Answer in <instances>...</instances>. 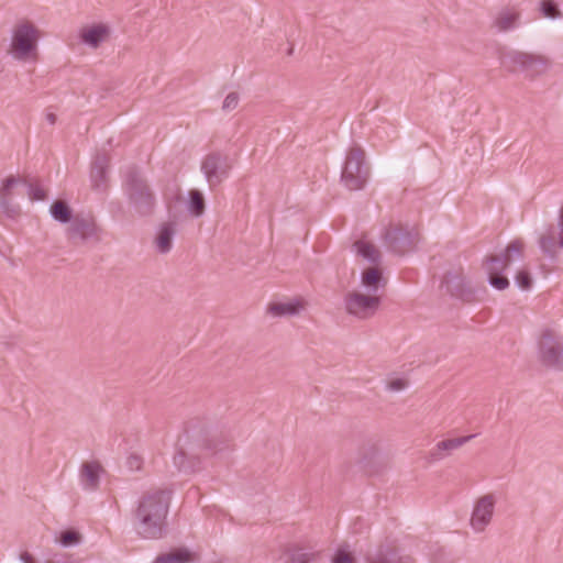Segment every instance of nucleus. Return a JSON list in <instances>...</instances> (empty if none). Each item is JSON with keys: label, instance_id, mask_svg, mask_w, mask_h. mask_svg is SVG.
<instances>
[{"label": "nucleus", "instance_id": "4", "mask_svg": "<svg viewBox=\"0 0 563 563\" xmlns=\"http://www.w3.org/2000/svg\"><path fill=\"white\" fill-rule=\"evenodd\" d=\"M371 177V167L366 161L365 151L360 145H353L346 151L340 180L350 191L365 188Z\"/></svg>", "mask_w": 563, "mask_h": 563}, {"label": "nucleus", "instance_id": "21", "mask_svg": "<svg viewBox=\"0 0 563 563\" xmlns=\"http://www.w3.org/2000/svg\"><path fill=\"white\" fill-rule=\"evenodd\" d=\"M361 284L367 294L377 295L379 288L385 287L386 282L379 268L371 267L362 273Z\"/></svg>", "mask_w": 563, "mask_h": 563}, {"label": "nucleus", "instance_id": "2", "mask_svg": "<svg viewBox=\"0 0 563 563\" xmlns=\"http://www.w3.org/2000/svg\"><path fill=\"white\" fill-rule=\"evenodd\" d=\"M170 492L152 489L145 493L135 510L136 531L144 539H158L163 536L168 514Z\"/></svg>", "mask_w": 563, "mask_h": 563}, {"label": "nucleus", "instance_id": "29", "mask_svg": "<svg viewBox=\"0 0 563 563\" xmlns=\"http://www.w3.org/2000/svg\"><path fill=\"white\" fill-rule=\"evenodd\" d=\"M188 195L190 211H203L205 199L202 194L198 190H190Z\"/></svg>", "mask_w": 563, "mask_h": 563}, {"label": "nucleus", "instance_id": "40", "mask_svg": "<svg viewBox=\"0 0 563 563\" xmlns=\"http://www.w3.org/2000/svg\"><path fill=\"white\" fill-rule=\"evenodd\" d=\"M20 561L22 563H36V560L34 559V556L29 553L27 551H24L20 554Z\"/></svg>", "mask_w": 563, "mask_h": 563}, {"label": "nucleus", "instance_id": "23", "mask_svg": "<svg viewBox=\"0 0 563 563\" xmlns=\"http://www.w3.org/2000/svg\"><path fill=\"white\" fill-rule=\"evenodd\" d=\"M354 247L360 256L371 264H378L380 262V252L372 243L365 240H358L354 243Z\"/></svg>", "mask_w": 563, "mask_h": 563}, {"label": "nucleus", "instance_id": "25", "mask_svg": "<svg viewBox=\"0 0 563 563\" xmlns=\"http://www.w3.org/2000/svg\"><path fill=\"white\" fill-rule=\"evenodd\" d=\"M23 184L27 187V197L31 201H43L47 199V189L38 179H24Z\"/></svg>", "mask_w": 563, "mask_h": 563}, {"label": "nucleus", "instance_id": "15", "mask_svg": "<svg viewBox=\"0 0 563 563\" xmlns=\"http://www.w3.org/2000/svg\"><path fill=\"white\" fill-rule=\"evenodd\" d=\"M508 59L514 70L520 69L527 71L530 76L540 75L549 67V60L542 55L514 52L508 55Z\"/></svg>", "mask_w": 563, "mask_h": 563}, {"label": "nucleus", "instance_id": "5", "mask_svg": "<svg viewBox=\"0 0 563 563\" xmlns=\"http://www.w3.org/2000/svg\"><path fill=\"white\" fill-rule=\"evenodd\" d=\"M62 224H66V235L70 241H99V228L92 213H51Z\"/></svg>", "mask_w": 563, "mask_h": 563}, {"label": "nucleus", "instance_id": "42", "mask_svg": "<svg viewBox=\"0 0 563 563\" xmlns=\"http://www.w3.org/2000/svg\"><path fill=\"white\" fill-rule=\"evenodd\" d=\"M560 211H563V205H562V208H561V210H560Z\"/></svg>", "mask_w": 563, "mask_h": 563}, {"label": "nucleus", "instance_id": "1", "mask_svg": "<svg viewBox=\"0 0 563 563\" xmlns=\"http://www.w3.org/2000/svg\"><path fill=\"white\" fill-rule=\"evenodd\" d=\"M228 445V440L219 441L202 421H189L178 438L174 466L183 473H195L200 470L203 457L217 454Z\"/></svg>", "mask_w": 563, "mask_h": 563}, {"label": "nucleus", "instance_id": "38", "mask_svg": "<svg viewBox=\"0 0 563 563\" xmlns=\"http://www.w3.org/2000/svg\"><path fill=\"white\" fill-rule=\"evenodd\" d=\"M446 456L443 450L439 448V443L435 444L433 449L429 452V459L431 462H438L443 460Z\"/></svg>", "mask_w": 563, "mask_h": 563}, {"label": "nucleus", "instance_id": "11", "mask_svg": "<svg viewBox=\"0 0 563 563\" xmlns=\"http://www.w3.org/2000/svg\"><path fill=\"white\" fill-rule=\"evenodd\" d=\"M185 219L180 213H173L167 221L158 224L153 244L158 254H167L173 249V240Z\"/></svg>", "mask_w": 563, "mask_h": 563}, {"label": "nucleus", "instance_id": "7", "mask_svg": "<svg viewBox=\"0 0 563 563\" xmlns=\"http://www.w3.org/2000/svg\"><path fill=\"white\" fill-rule=\"evenodd\" d=\"M387 247L399 255L410 251L419 241V233L415 227L402 223H390L383 233Z\"/></svg>", "mask_w": 563, "mask_h": 563}, {"label": "nucleus", "instance_id": "26", "mask_svg": "<svg viewBox=\"0 0 563 563\" xmlns=\"http://www.w3.org/2000/svg\"><path fill=\"white\" fill-rule=\"evenodd\" d=\"M189 560L190 553L186 549H179L158 555L154 563H187Z\"/></svg>", "mask_w": 563, "mask_h": 563}, {"label": "nucleus", "instance_id": "24", "mask_svg": "<svg viewBox=\"0 0 563 563\" xmlns=\"http://www.w3.org/2000/svg\"><path fill=\"white\" fill-rule=\"evenodd\" d=\"M301 308L299 301L275 302L268 307V312L274 317L295 316L299 313Z\"/></svg>", "mask_w": 563, "mask_h": 563}, {"label": "nucleus", "instance_id": "34", "mask_svg": "<svg viewBox=\"0 0 563 563\" xmlns=\"http://www.w3.org/2000/svg\"><path fill=\"white\" fill-rule=\"evenodd\" d=\"M332 563H356V560L346 549L340 548L336 550Z\"/></svg>", "mask_w": 563, "mask_h": 563}, {"label": "nucleus", "instance_id": "27", "mask_svg": "<svg viewBox=\"0 0 563 563\" xmlns=\"http://www.w3.org/2000/svg\"><path fill=\"white\" fill-rule=\"evenodd\" d=\"M519 14L511 10L500 12L496 19V25L500 31H507L516 25Z\"/></svg>", "mask_w": 563, "mask_h": 563}, {"label": "nucleus", "instance_id": "9", "mask_svg": "<svg viewBox=\"0 0 563 563\" xmlns=\"http://www.w3.org/2000/svg\"><path fill=\"white\" fill-rule=\"evenodd\" d=\"M539 355L545 366L563 371V339L544 330L539 341Z\"/></svg>", "mask_w": 563, "mask_h": 563}, {"label": "nucleus", "instance_id": "31", "mask_svg": "<svg viewBox=\"0 0 563 563\" xmlns=\"http://www.w3.org/2000/svg\"><path fill=\"white\" fill-rule=\"evenodd\" d=\"M540 9L542 12V15L545 18H558L560 16V11L556 7V4L551 0H543L540 4Z\"/></svg>", "mask_w": 563, "mask_h": 563}, {"label": "nucleus", "instance_id": "30", "mask_svg": "<svg viewBox=\"0 0 563 563\" xmlns=\"http://www.w3.org/2000/svg\"><path fill=\"white\" fill-rule=\"evenodd\" d=\"M515 283L522 290H529L532 286V277L528 271L521 269L516 274Z\"/></svg>", "mask_w": 563, "mask_h": 563}, {"label": "nucleus", "instance_id": "32", "mask_svg": "<svg viewBox=\"0 0 563 563\" xmlns=\"http://www.w3.org/2000/svg\"><path fill=\"white\" fill-rule=\"evenodd\" d=\"M80 540V534L77 531L67 530L62 532L59 542L63 547H70L77 544Z\"/></svg>", "mask_w": 563, "mask_h": 563}, {"label": "nucleus", "instance_id": "17", "mask_svg": "<svg viewBox=\"0 0 563 563\" xmlns=\"http://www.w3.org/2000/svg\"><path fill=\"white\" fill-rule=\"evenodd\" d=\"M407 560L408 558H402L398 549L389 542L380 544L365 554L366 563H408Z\"/></svg>", "mask_w": 563, "mask_h": 563}, {"label": "nucleus", "instance_id": "18", "mask_svg": "<svg viewBox=\"0 0 563 563\" xmlns=\"http://www.w3.org/2000/svg\"><path fill=\"white\" fill-rule=\"evenodd\" d=\"M446 291L452 296L460 298L464 301H471L473 299V290L465 283L464 277L459 273H448L442 282Z\"/></svg>", "mask_w": 563, "mask_h": 563}, {"label": "nucleus", "instance_id": "16", "mask_svg": "<svg viewBox=\"0 0 563 563\" xmlns=\"http://www.w3.org/2000/svg\"><path fill=\"white\" fill-rule=\"evenodd\" d=\"M558 225L559 231L556 228L550 227L539 239L542 253L550 258H554L558 250L563 247V213H560Z\"/></svg>", "mask_w": 563, "mask_h": 563}, {"label": "nucleus", "instance_id": "39", "mask_svg": "<svg viewBox=\"0 0 563 563\" xmlns=\"http://www.w3.org/2000/svg\"><path fill=\"white\" fill-rule=\"evenodd\" d=\"M49 211H69V209L64 200H57L51 206Z\"/></svg>", "mask_w": 563, "mask_h": 563}, {"label": "nucleus", "instance_id": "19", "mask_svg": "<svg viewBox=\"0 0 563 563\" xmlns=\"http://www.w3.org/2000/svg\"><path fill=\"white\" fill-rule=\"evenodd\" d=\"M109 157L106 154L97 155L90 172L91 186L96 190L103 191L108 187L107 170L109 167Z\"/></svg>", "mask_w": 563, "mask_h": 563}, {"label": "nucleus", "instance_id": "14", "mask_svg": "<svg viewBox=\"0 0 563 563\" xmlns=\"http://www.w3.org/2000/svg\"><path fill=\"white\" fill-rule=\"evenodd\" d=\"M111 34L112 29L110 24L106 22L85 24L78 30L80 43L91 49H98L101 45L107 43Z\"/></svg>", "mask_w": 563, "mask_h": 563}, {"label": "nucleus", "instance_id": "33", "mask_svg": "<svg viewBox=\"0 0 563 563\" xmlns=\"http://www.w3.org/2000/svg\"><path fill=\"white\" fill-rule=\"evenodd\" d=\"M240 102V95L235 91L229 92L223 100L222 110L230 112L238 108Z\"/></svg>", "mask_w": 563, "mask_h": 563}, {"label": "nucleus", "instance_id": "22", "mask_svg": "<svg viewBox=\"0 0 563 563\" xmlns=\"http://www.w3.org/2000/svg\"><path fill=\"white\" fill-rule=\"evenodd\" d=\"M285 563H317L319 552L306 550L300 547H292L285 552Z\"/></svg>", "mask_w": 563, "mask_h": 563}, {"label": "nucleus", "instance_id": "13", "mask_svg": "<svg viewBox=\"0 0 563 563\" xmlns=\"http://www.w3.org/2000/svg\"><path fill=\"white\" fill-rule=\"evenodd\" d=\"M495 505L496 497L494 494H486L475 501L470 520V525L475 532H483L492 522Z\"/></svg>", "mask_w": 563, "mask_h": 563}, {"label": "nucleus", "instance_id": "28", "mask_svg": "<svg viewBox=\"0 0 563 563\" xmlns=\"http://www.w3.org/2000/svg\"><path fill=\"white\" fill-rule=\"evenodd\" d=\"M475 437H476V434H470V435L460 437V438H455V439L443 440V441L439 442V448L441 450H443L446 455H449V453L451 451L461 448L462 445H464L465 443H467Z\"/></svg>", "mask_w": 563, "mask_h": 563}, {"label": "nucleus", "instance_id": "41", "mask_svg": "<svg viewBox=\"0 0 563 563\" xmlns=\"http://www.w3.org/2000/svg\"><path fill=\"white\" fill-rule=\"evenodd\" d=\"M56 114L54 113H47L46 114V121L49 123V124H55L56 123Z\"/></svg>", "mask_w": 563, "mask_h": 563}, {"label": "nucleus", "instance_id": "10", "mask_svg": "<svg viewBox=\"0 0 563 563\" xmlns=\"http://www.w3.org/2000/svg\"><path fill=\"white\" fill-rule=\"evenodd\" d=\"M126 194L133 208L151 209L154 206V195L146 180L137 174H131L126 181Z\"/></svg>", "mask_w": 563, "mask_h": 563}, {"label": "nucleus", "instance_id": "12", "mask_svg": "<svg viewBox=\"0 0 563 563\" xmlns=\"http://www.w3.org/2000/svg\"><path fill=\"white\" fill-rule=\"evenodd\" d=\"M201 169L209 185L216 187L228 177L231 166L227 156L220 153H210L205 157Z\"/></svg>", "mask_w": 563, "mask_h": 563}, {"label": "nucleus", "instance_id": "35", "mask_svg": "<svg viewBox=\"0 0 563 563\" xmlns=\"http://www.w3.org/2000/svg\"><path fill=\"white\" fill-rule=\"evenodd\" d=\"M25 178L9 176L2 181L1 191L3 195H9L10 190L18 184H23Z\"/></svg>", "mask_w": 563, "mask_h": 563}, {"label": "nucleus", "instance_id": "6", "mask_svg": "<svg viewBox=\"0 0 563 563\" xmlns=\"http://www.w3.org/2000/svg\"><path fill=\"white\" fill-rule=\"evenodd\" d=\"M40 31L29 21L18 23L12 31L10 53L18 60L37 58Z\"/></svg>", "mask_w": 563, "mask_h": 563}, {"label": "nucleus", "instance_id": "3", "mask_svg": "<svg viewBox=\"0 0 563 563\" xmlns=\"http://www.w3.org/2000/svg\"><path fill=\"white\" fill-rule=\"evenodd\" d=\"M522 258L523 242L520 240L510 242L504 253L486 257L484 268L487 273L488 284L497 290L508 288L510 283L504 272L509 265L520 262Z\"/></svg>", "mask_w": 563, "mask_h": 563}, {"label": "nucleus", "instance_id": "8", "mask_svg": "<svg viewBox=\"0 0 563 563\" xmlns=\"http://www.w3.org/2000/svg\"><path fill=\"white\" fill-rule=\"evenodd\" d=\"M380 297L375 294H365L361 290L347 291L344 296L345 311L357 319L372 318L378 310Z\"/></svg>", "mask_w": 563, "mask_h": 563}, {"label": "nucleus", "instance_id": "36", "mask_svg": "<svg viewBox=\"0 0 563 563\" xmlns=\"http://www.w3.org/2000/svg\"><path fill=\"white\" fill-rule=\"evenodd\" d=\"M143 459L141 455L136 454V453H131L128 457H126V467L130 470V471H140L143 466Z\"/></svg>", "mask_w": 563, "mask_h": 563}, {"label": "nucleus", "instance_id": "37", "mask_svg": "<svg viewBox=\"0 0 563 563\" xmlns=\"http://www.w3.org/2000/svg\"><path fill=\"white\" fill-rule=\"evenodd\" d=\"M408 386V382L405 378H394L388 382L387 389L390 391H400Z\"/></svg>", "mask_w": 563, "mask_h": 563}, {"label": "nucleus", "instance_id": "20", "mask_svg": "<svg viewBox=\"0 0 563 563\" xmlns=\"http://www.w3.org/2000/svg\"><path fill=\"white\" fill-rule=\"evenodd\" d=\"M101 466L97 462H86L81 465L80 483L84 489L95 490L99 486Z\"/></svg>", "mask_w": 563, "mask_h": 563}]
</instances>
